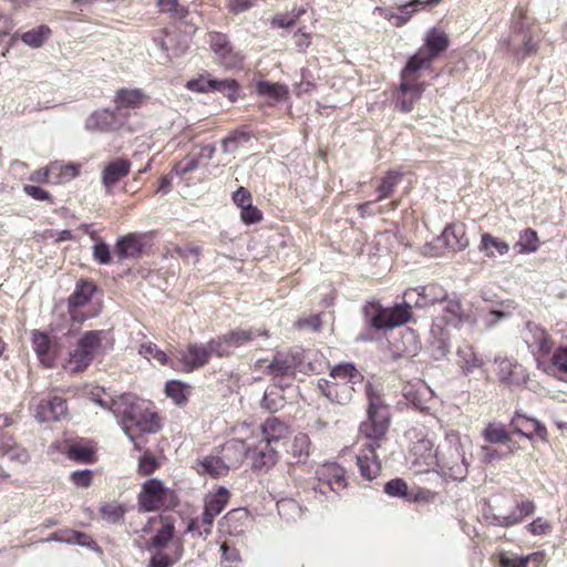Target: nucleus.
<instances>
[{"instance_id":"1","label":"nucleus","mask_w":567,"mask_h":567,"mask_svg":"<svg viewBox=\"0 0 567 567\" xmlns=\"http://www.w3.org/2000/svg\"><path fill=\"white\" fill-rule=\"evenodd\" d=\"M87 398L91 402L112 412L124 433L134 443L135 449H140V446L131 434V426H135L144 433H155L161 429V419L153 411L151 403L140 400L135 395L122 394L112 398L104 389L96 386L87 393Z\"/></svg>"},{"instance_id":"2","label":"nucleus","mask_w":567,"mask_h":567,"mask_svg":"<svg viewBox=\"0 0 567 567\" xmlns=\"http://www.w3.org/2000/svg\"><path fill=\"white\" fill-rule=\"evenodd\" d=\"M363 379L352 363H341L333 365L328 378L318 381V386L330 402L346 405L352 400L355 388L363 383Z\"/></svg>"},{"instance_id":"3","label":"nucleus","mask_w":567,"mask_h":567,"mask_svg":"<svg viewBox=\"0 0 567 567\" xmlns=\"http://www.w3.org/2000/svg\"><path fill=\"white\" fill-rule=\"evenodd\" d=\"M471 449V440L462 436L457 431L450 430L437 444L435 457L439 466L447 471L453 480H463L468 471L467 453Z\"/></svg>"},{"instance_id":"4","label":"nucleus","mask_w":567,"mask_h":567,"mask_svg":"<svg viewBox=\"0 0 567 567\" xmlns=\"http://www.w3.org/2000/svg\"><path fill=\"white\" fill-rule=\"evenodd\" d=\"M369 399L368 419L360 425V436L372 442H378L384 437L390 425V413L388 406L383 403L380 395L369 384L367 388Z\"/></svg>"},{"instance_id":"5","label":"nucleus","mask_w":567,"mask_h":567,"mask_svg":"<svg viewBox=\"0 0 567 567\" xmlns=\"http://www.w3.org/2000/svg\"><path fill=\"white\" fill-rule=\"evenodd\" d=\"M468 318L470 317L464 312L460 300L444 299L439 305L437 312L433 319L431 332L435 338L445 342L450 339L451 333L460 330Z\"/></svg>"},{"instance_id":"6","label":"nucleus","mask_w":567,"mask_h":567,"mask_svg":"<svg viewBox=\"0 0 567 567\" xmlns=\"http://www.w3.org/2000/svg\"><path fill=\"white\" fill-rule=\"evenodd\" d=\"M137 504L143 512L168 509L177 505V496L161 480L150 478L141 486Z\"/></svg>"},{"instance_id":"7","label":"nucleus","mask_w":567,"mask_h":567,"mask_svg":"<svg viewBox=\"0 0 567 567\" xmlns=\"http://www.w3.org/2000/svg\"><path fill=\"white\" fill-rule=\"evenodd\" d=\"M209 48L215 61L226 69L239 68L244 61V55L235 50L228 37L224 33H210Z\"/></svg>"},{"instance_id":"8","label":"nucleus","mask_w":567,"mask_h":567,"mask_svg":"<svg viewBox=\"0 0 567 567\" xmlns=\"http://www.w3.org/2000/svg\"><path fill=\"white\" fill-rule=\"evenodd\" d=\"M442 0H411L408 3L401 4L398 12L377 8L381 16L392 22L395 27H402L408 23L414 13L429 10L439 4Z\"/></svg>"},{"instance_id":"9","label":"nucleus","mask_w":567,"mask_h":567,"mask_svg":"<svg viewBox=\"0 0 567 567\" xmlns=\"http://www.w3.org/2000/svg\"><path fill=\"white\" fill-rule=\"evenodd\" d=\"M523 338L536 358L538 365H542V359L550 353L554 346L547 331L536 324L527 323Z\"/></svg>"},{"instance_id":"10","label":"nucleus","mask_w":567,"mask_h":567,"mask_svg":"<svg viewBox=\"0 0 567 567\" xmlns=\"http://www.w3.org/2000/svg\"><path fill=\"white\" fill-rule=\"evenodd\" d=\"M298 364V358L290 353H278L271 361L260 359L255 363V370L272 377L290 374Z\"/></svg>"},{"instance_id":"11","label":"nucleus","mask_w":567,"mask_h":567,"mask_svg":"<svg viewBox=\"0 0 567 567\" xmlns=\"http://www.w3.org/2000/svg\"><path fill=\"white\" fill-rule=\"evenodd\" d=\"M214 352L209 349V343L207 347H199L197 344H190L186 350L179 352L178 363L175 364L171 361V367L183 370V371H192L199 367H203L207 363L210 354Z\"/></svg>"},{"instance_id":"12","label":"nucleus","mask_w":567,"mask_h":567,"mask_svg":"<svg viewBox=\"0 0 567 567\" xmlns=\"http://www.w3.org/2000/svg\"><path fill=\"white\" fill-rule=\"evenodd\" d=\"M229 499V493L226 488L219 487L215 493L205 497V507L203 513V524L206 526L204 534H210V526L216 516L225 508Z\"/></svg>"},{"instance_id":"13","label":"nucleus","mask_w":567,"mask_h":567,"mask_svg":"<svg viewBox=\"0 0 567 567\" xmlns=\"http://www.w3.org/2000/svg\"><path fill=\"white\" fill-rule=\"evenodd\" d=\"M399 92L395 97L396 106L403 112H410L414 103L421 97L424 87L415 78L401 76Z\"/></svg>"},{"instance_id":"14","label":"nucleus","mask_w":567,"mask_h":567,"mask_svg":"<svg viewBox=\"0 0 567 567\" xmlns=\"http://www.w3.org/2000/svg\"><path fill=\"white\" fill-rule=\"evenodd\" d=\"M254 332L251 330L230 331L223 337L209 341V349L218 357L227 355L229 348L240 347L241 344L252 340Z\"/></svg>"},{"instance_id":"15","label":"nucleus","mask_w":567,"mask_h":567,"mask_svg":"<svg viewBox=\"0 0 567 567\" xmlns=\"http://www.w3.org/2000/svg\"><path fill=\"white\" fill-rule=\"evenodd\" d=\"M66 403L62 398L54 396L40 400L35 405L34 416L39 422L60 421L66 415Z\"/></svg>"},{"instance_id":"16","label":"nucleus","mask_w":567,"mask_h":567,"mask_svg":"<svg viewBox=\"0 0 567 567\" xmlns=\"http://www.w3.org/2000/svg\"><path fill=\"white\" fill-rule=\"evenodd\" d=\"M32 346L41 364L45 368H52L56 359V347L51 343L49 337L34 330L32 332Z\"/></svg>"},{"instance_id":"17","label":"nucleus","mask_w":567,"mask_h":567,"mask_svg":"<svg viewBox=\"0 0 567 567\" xmlns=\"http://www.w3.org/2000/svg\"><path fill=\"white\" fill-rule=\"evenodd\" d=\"M361 476L367 481L374 480L381 470L375 455V445L369 443L357 456Z\"/></svg>"},{"instance_id":"18","label":"nucleus","mask_w":567,"mask_h":567,"mask_svg":"<svg viewBox=\"0 0 567 567\" xmlns=\"http://www.w3.org/2000/svg\"><path fill=\"white\" fill-rule=\"evenodd\" d=\"M437 241L442 243L450 251H461L468 246V240L465 238V228L462 224L447 225Z\"/></svg>"},{"instance_id":"19","label":"nucleus","mask_w":567,"mask_h":567,"mask_svg":"<svg viewBox=\"0 0 567 567\" xmlns=\"http://www.w3.org/2000/svg\"><path fill=\"white\" fill-rule=\"evenodd\" d=\"M250 514L245 508H236L227 513L221 519V527L230 535L238 536L249 527Z\"/></svg>"},{"instance_id":"20","label":"nucleus","mask_w":567,"mask_h":567,"mask_svg":"<svg viewBox=\"0 0 567 567\" xmlns=\"http://www.w3.org/2000/svg\"><path fill=\"white\" fill-rule=\"evenodd\" d=\"M450 45L447 34L437 28L430 29L424 37L422 49L433 59L446 51Z\"/></svg>"},{"instance_id":"21","label":"nucleus","mask_w":567,"mask_h":567,"mask_svg":"<svg viewBox=\"0 0 567 567\" xmlns=\"http://www.w3.org/2000/svg\"><path fill=\"white\" fill-rule=\"evenodd\" d=\"M320 480L324 481L333 491H341L346 487V471L336 463H326L318 472Z\"/></svg>"},{"instance_id":"22","label":"nucleus","mask_w":567,"mask_h":567,"mask_svg":"<svg viewBox=\"0 0 567 567\" xmlns=\"http://www.w3.org/2000/svg\"><path fill=\"white\" fill-rule=\"evenodd\" d=\"M131 168V163L124 158H117L110 162L103 169L102 182L110 188L121 178L125 177Z\"/></svg>"},{"instance_id":"23","label":"nucleus","mask_w":567,"mask_h":567,"mask_svg":"<svg viewBox=\"0 0 567 567\" xmlns=\"http://www.w3.org/2000/svg\"><path fill=\"white\" fill-rule=\"evenodd\" d=\"M456 357V363L465 374L472 373L475 369L484 364L483 359L480 358L474 348L468 344L458 347Z\"/></svg>"},{"instance_id":"24","label":"nucleus","mask_w":567,"mask_h":567,"mask_svg":"<svg viewBox=\"0 0 567 567\" xmlns=\"http://www.w3.org/2000/svg\"><path fill=\"white\" fill-rule=\"evenodd\" d=\"M249 457L252 462V467L256 470H261L265 467H270L276 463L277 453L272 450L269 444L266 442H260V444L251 450L248 447Z\"/></svg>"},{"instance_id":"25","label":"nucleus","mask_w":567,"mask_h":567,"mask_svg":"<svg viewBox=\"0 0 567 567\" xmlns=\"http://www.w3.org/2000/svg\"><path fill=\"white\" fill-rule=\"evenodd\" d=\"M247 455L249 452L244 441L233 440L223 446V457L230 468L240 465Z\"/></svg>"},{"instance_id":"26","label":"nucleus","mask_w":567,"mask_h":567,"mask_svg":"<svg viewBox=\"0 0 567 567\" xmlns=\"http://www.w3.org/2000/svg\"><path fill=\"white\" fill-rule=\"evenodd\" d=\"M79 165L63 164L61 162H52L49 164L51 172V184L60 185L74 179L79 175Z\"/></svg>"},{"instance_id":"27","label":"nucleus","mask_w":567,"mask_h":567,"mask_svg":"<svg viewBox=\"0 0 567 567\" xmlns=\"http://www.w3.org/2000/svg\"><path fill=\"white\" fill-rule=\"evenodd\" d=\"M146 99L140 89H122L116 93L115 104L118 109H136L142 106Z\"/></svg>"},{"instance_id":"28","label":"nucleus","mask_w":567,"mask_h":567,"mask_svg":"<svg viewBox=\"0 0 567 567\" xmlns=\"http://www.w3.org/2000/svg\"><path fill=\"white\" fill-rule=\"evenodd\" d=\"M229 468V465L223 456L209 455L200 460L197 464L198 473H206L214 477L225 476Z\"/></svg>"},{"instance_id":"29","label":"nucleus","mask_w":567,"mask_h":567,"mask_svg":"<svg viewBox=\"0 0 567 567\" xmlns=\"http://www.w3.org/2000/svg\"><path fill=\"white\" fill-rule=\"evenodd\" d=\"M311 442L307 434H297L290 445L289 454L295 464H306L310 456Z\"/></svg>"},{"instance_id":"30","label":"nucleus","mask_w":567,"mask_h":567,"mask_svg":"<svg viewBox=\"0 0 567 567\" xmlns=\"http://www.w3.org/2000/svg\"><path fill=\"white\" fill-rule=\"evenodd\" d=\"M433 60L434 59L429 53L420 48L417 52L409 59L405 68L402 71V75L405 78H415V80H417V73L421 70L429 69Z\"/></svg>"},{"instance_id":"31","label":"nucleus","mask_w":567,"mask_h":567,"mask_svg":"<svg viewBox=\"0 0 567 567\" xmlns=\"http://www.w3.org/2000/svg\"><path fill=\"white\" fill-rule=\"evenodd\" d=\"M480 250L483 251L487 258H494L497 255H506L509 250V246L507 243L491 235L489 233H484L481 236Z\"/></svg>"},{"instance_id":"32","label":"nucleus","mask_w":567,"mask_h":567,"mask_svg":"<svg viewBox=\"0 0 567 567\" xmlns=\"http://www.w3.org/2000/svg\"><path fill=\"white\" fill-rule=\"evenodd\" d=\"M148 524L161 525V528L157 530L156 535L151 539L150 547L156 549L165 547L174 535V525L169 522L168 518L163 517L151 518L148 519Z\"/></svg>"},{"instance_id":"33","label":"nucleus","mask_w":567,"mask_h":567,"mask_svg":"<svg viewBox=\"0 0 567 567\" xmlns=\"http://www.w3.org/2000/svg\"><path fill=\"white\" fill-rule=\"evenodd\" d=\"M264 442L270 444L285 439L289 434V427L276 417H269L261 426Z\"/></svg>"},{"instance_id":"34","label":"nucleus","mask_w":567,"mask_h":567,"mask_svg":"<svg viewBox=\"0 0 567 567\" xmlns=\"http://www.w3.org/2000/svg\"><path fill=\"white\" fill-rule=\"evenodd\" d=\"M534 511H535L534 503L530 501H524V502L519 503L516 506L515 511H513L509 515L502 516V517H495V520L499 526L508 527V526L518 524L519 522H522L524 519V517L532 515L534 513Z\"/></svg>"},{"instance_id":"35","label":"nucleus","mask_w":567,"mask_h":567,"mask_svg":"<svg viewBox=\"0 0 567 567\" xmlns=\"http://www.w3.org/2000/svg\"><path fill=\"white\" fill-rule=\"evenodd\" d=\"M365 313L370 324L375 329L391 328L389 308H383L380 303H370L365 307Z\"/></svg>"},{"instance_id":"36","label":"nucleus","mask_w":567,"mask_h":567,"mask_svg":"<svg viewBox=\"0 0 567 567\" xmlns=\"http://www.w3.org/2000/svg\"><path fill=\"white\" fill-rule=\"evenodd\" d=\"M102 331H89L78 342V349L92 361L102 348Z\"/></svg>"},{"instance_id":"37","label":"nucleus","mask_w":567,"mask_h":567,"mask_svg":"<svg viewBox=\"0 0 567 567\" xmlns=\"http://www.w3.org/2000/svg\"><path fill=\"white\" fill-rule=\"evenodd\" d=\"M142 250L141 237L130 234L117 241L116 254L121 259L132 258L140 255Z\"/></svg>"},{"instance_id":"38","label":"nucleus","mask_w":567,"mask_h":567,"mask_svg":"<svg viewBox=\"0 0 567 567\" xmlns=\"http://www.w3.org/2000/svg\"><path fill=\"white\" fill-rule=\"evenodd\" d=\"M256 91L260 96L269 101H281L288 94L286 85L267 81H258L256 84Z\"/></svg>"},{"instance_id":"39","label":"nucleus","mask_w":567,"mask_h":567,"mask_svg":"<svg viewBox=\"0 0 567 567\" xmlns=\"http://www.w3.org/2000/svg\"><path fill=\"white\" fill-rule=\"evenodd\" d=\"M51 35V30L47 25H39L21 34V41L32 48H41Z\"/></svg>"},{"instance_id":"40","label":"nucleus","mask_w":567,"mask_h":567,"mask_svg":"<svg viewBox=\"0 0 567 567\" xmlns=\"http://www.w3.org/2000/svg\"><path fill=\"white\" fill-rule=\"evenodd\" d=\"M544 370L564 379L567 375V347L558 348L554 352L550 363Z\"/></svg>"},{"instance_id":"41","label":"nucleus","mask_w":567,"mask_h":567,"mask_svg":"<svg viewBox=\"0 0 567 567\" xmlns=\"http://www.w3.org/2000/svg\"><path fill=\"white\" fill-rule=\"evenodd\" d=\"M90 362L91 360L86 354H83V352L76 348L70 352L69 358L63 361L62 368L65 372L73 374L84 370Z\"/></svg>"},{"instance_id":"42","label":"nucleus","mask_w":567,"mask_h":567,"mask_svg":"<svg viewBox=\"0 0 567 567\" xmlns=\"http://www.w3.org/2000/svg\"><path fill=\"white\" fill-rule=\"evenodd\" d=\"M94 290L95 287L92 282L86 281L79 284L76 290L69 299V306L71 308H81L85 306L93 296Z\"/></svg>"},{"instance_id":"43","label":"nucleus","mask_w":567,"mask_h":567,"mask_svg":"<svg viewBox=\"0 0 567 567\" xmlns=\"http://www.w3.org/2000/svg\"><path fill=\"white\" fill-rule=\"evenodd\" d=\"M516 431L528 439H532L534 435L544 439L546 435V429L537 420L532 419H518L516 421Z\"/></svg>"},{"instance_id":"44","label":"nucleus","mask_w":567,"mask_h":567,"mask_svg":"<svg viewBox=\"0 0 567 567\" xmlns=\"http://www.w3.org/2000/svg\"><path fill=\"white\" fill-rule=\"evenodd\" d=\"M138 353L153 364L165 365L169 361L167 354L151 342L143 343L138 349Z\"/></svg>"},{"instance_id":"45","label":"nucleus","mask_w":567,"mask_h":567,"mask_svg":"<svg viewBox=\"0 0 567 567\" xmlns=\"http://www.w3.org/2000/svg\"><path fill=\"white\" fill-rule=\"evenodd\" d=\"M306 13V9L293 8L289 13H277L271 18V24L276 28L287 29L296 24L301 16Z\"/></svg>"},{"instance_id":"46","label":"nucleus","mask_w":567,"mask_h":567,"mask_svg":"<svg viewBox=\"0 0 567 567\" xmlns=\"http://www.w3.org/2000/svg\"><path fill=\"white\" fill-rule=\"evenodd\" d=\"M238 83L233 79H210V92L218 91L224 93L229 100L234 101L238 96Z\"/></svg>"},{"instance_id":"47","label":"nucleus","mask_w":567,"mask_h":567,"mask_svg":"<svg viewBox=\"0 0 567 567\" xmlns=\"http://www.w3.org/2000/svg\"><path fill=\"white\" fill-rule=\"evenodd\" d=\"M498 367V378L503 383H512L515 381L518 371L522 369L520 365L512 362L508 359L496 360Z\"/></svg>"},{"instance_id":"48","label":"nucleus","mask_w":567,"mask_h":567,"mask_svg":"<svg viewBox=\"0 0 567 567\" xmlns=\"http://www.w3.org/2000/svg\"><path fill=\"white\" fill-rule=\"evenodd\" d=\"M95 449L86 443H75L69 449V456L75 461L91 463L94 461Z\"/></svg>"},{"instance_id":"49","label":"nucleus","mask_w":567,"mask_h":567,"mask_svg":"<svg viewBox=\"0 0 567 567\" xmlns=\"http://www.w3.org/2000/svg\"><path fill=\"white\" fill-rule=\"evenodd\" d=\"M165 392L177 405L185 404L187 401V385L179 381H169L166 383Z\"/></svg>"},{"instance_id":"50","label":"nucleus","mask_w":567,"mask_h":567,"mask_svg":"<svg viewBox=\"0 0 567 567\" xmlns=\"http://www.w3.org/2000/svg\"><path fill=\"white\" fill-rule=\"evenodd\" d=\"M261 404L265 409L276 412L284 406V398L277 386L266 390Z\"/></svg>"},{"instance_id":"51","label":"nucleus","mask_w":567,"mask_h":567,"mask_svg":"<svg viewBox=\"0 0 567 567\" xmlns=\"http://www.w3.org/2000/svg\"><path fill=\"white\" fill-rule=\"evenodd\" d=\"M483 436L491 443H505L509 440V435L504 425L498 423L488 424L483 431Z\"/></svg>"},{"instance_id":"52","label":"nucleus","mask_w":567,"mask_h":567,"mask_svg":"<svg viewBox=\"0 0 567 567\" xmlns=\"http://www.w3.org/2000/svg\"><path fill=\"white\" fill-rule=\"evenodd\" d=\"M517 246L520 247V252H523V254L536 251L539 246V239H538L537 233L529 228L525 229L519 236Z\"/></svg>"},{"instance_id":"53","label":"nucleus","mask_w":567,"mask_h":567,"mask_svg":"<svg viewBox=\"0 0 567 567\" xmlns=\"http://www.w3.org/2000/svg\"><path fill=\"white\" fill-rule=\"evenodd\" d=\"M411 308L412 305L410 302H405L403 305L389 309L391 328L408 322L411 318Z\"/></svg>"},{"instance_id":"54","label":"nucleus","mask_w":567,"mask_h":567,"mask_svg":"<svg viewBox=\"0 0 567 567\" xmlns=\"http://www.w3.org/2000/svg\"><path fill=\"white\" fill-rule=\"evenodd\" d=\"M125 513V507L117 503H106L101 506V514L103 518L109 523H116L118 522Z\"/></svg>"},{"instance_id":"55","label":"nucleus","mask_w":567,"mask_h":567,"mask_svg":"<svg viewBox=\"0 0 567 567\" xmlns=\"http://www.w3.org/2000/svg\"><path fill=\"white\" fill-rule=\"evenodd\" d=\"M401 174L396 172H389L386 175L382 178L381 184L378 187V192L380 193V198L389 197L393 190L399 181L401 179Z\"/></svg>"},{"instance_id":"56","label":"nucleus","mask_w":567,"mask_h":567,"mask_svg":"<svg viewBox=\"0 0 567 567\" xmlns=\"http://www.w3.org/2000/svg\"><path fill=\"white\" fill-rule=\"evenodd\" d=\"M158 461L150 452H145L138 460L137 473L150 475L158 467Z\"/></svg>"},{"instance_id":"57","label":"nucleus","mask_w":567,"mask_h":567,"mask_svg":"<svg viewBox=\"0 0 567 567\" xmlns=\"http://www.w3.org/2000/svg\"><path fill=\"white\" fill-rule=\"evenodd\" d=\"M384 492L393 497L408 498V484L401 478H394L388 482L384 486Z\"/></svg>"},{"instance_id":"58","label":"nucleus","mask_w":567,"mask_h":567,"mask_svg":"<svg viewBox=\"0 0 567 567\" xmlns=\"http://www.w3.org/2000/svg\"><path fill=\"white\" fill-rule=\"evenodd\" d=\"M113 115L107 111L95 112L87 121V126L99 130H107Z\"/></svg>"},{"instance_id":"59","label":"nucleus","mask_w":567,"mask_h":567,"mask_svg":"<svg viewBox=\"0 0 567 567\" xmlns=\"http://www.w3.org/2000/svg\"><path fill=\"white\" fill-rule=\"evenodd\" d=\"M51 539L58 540V542H66V543L79 544L81 546H89L90 545L89 537L86 535L82 534V533H79V532H70L68 534V536H65V537L53 535L51 537Z\"/></svg>"},{"instance_id":"60","label":"nucleus","mask_w":567,"mask_h":567,"mask_svg":"<svg viewBox=\"0 0 567 567\" xmlns=\"http://www.w3.org/2000/svg\"><path fill=\"white\" fill-rule=\"evenodd\" d=\"M293 41L299 51H305L311 44V33L306 28H299L293 34Z\"/></svg>"},{"instance_id":"61","label":"nucleus","mask_w":567,"mask_h":567,"mask_svg":"<svg viewBox=\"0 0 567 567\" xmlns=\"http://www.w3.org/2000/svg\"><path fill=\"white\" fill-rule=\"evenodd\" d=\"M240 209V218L245 224H254L261 219L260 210L251 204Z\"/></svg>"},{"instance_id":"62","label":"nucleus","mask_w":567,"mask_h":567,"mask_svg":"<svg viewBox=\"0 0 567 567\" xmlns=\"http://www.w3.org/2000/svg\"><path fill=\"white\" fill-rule=\"evenodd\" d=\"M425 290H426L425 287L411 288L404 292V297L406 299H409L410 301H412L413 296L416 295L417 299L415 301H413V305L415 307L423 308V307H426L429 303L425 298Z\"/></svg>"},{"instance_id":"63","label":"nucleus","mask_w":567,"mask_h":567,"mask_svg":"<svg viewBox=\"0 0 567 567\" xmlns=\"http://www.w3.org/2000/svg\"><path fill=\"white\" fill-rule=\"evenodd\" d=\"M179 557L181 549H178V553L174 559L169 558L165 554L156 553L152 556L148 567H171Z\"/></svg>"},{"instance_id":"64","label":"nucleus","mask_w":567,"mask_h":567,"mask_svg":"<svg viewBox=\"0 0 567 567\" xmlns=\"http://www.w3.org/2000/svg\"><path fill=\"white\" fill-rule=\"evenodd\" d=\"M527 529L533 535H546L551 530V525L547 520L538 517L527 525Z\"/></svg>"}]
</instances>
